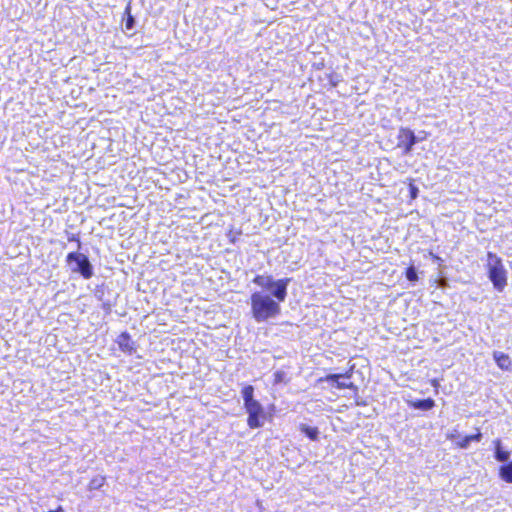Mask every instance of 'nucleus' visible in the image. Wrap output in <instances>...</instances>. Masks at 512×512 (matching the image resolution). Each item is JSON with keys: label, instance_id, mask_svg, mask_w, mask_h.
<instances>
[{"label": "nucleus", "instance_id": "f257e3e1", "mask_svg": "<svg viewBox=\"0 0 512 512\" xmlns=\"http://www.w3.org/2000/svg\"><path fill=\"white\" fill-rule=\"evenodd\" d=\"M253 283L259 287L271 288L273 296L276 300L272 299L269 295L261 292H254L250 296L251 314L257 322H264L270 318L277 317L281 312L280 302H283L287 296V286L290 283V278H281L273 281L271 276L256 275L253 278Z\"/></svg>", "mask_w": 512, "mask_h": 512}, {"label": "nucleus", "instance_id": "f03ea898", "mask_svg": "<svg viewBox=\"0 0 512 512\" xmlns=\"http://www.w3.org/2000/svg\"><path fill=\"white\" fill-rule=\"evenodd\" d=\"M241 394L247 413V425L249 428H260L266 420H272L273 413L265 412L261 403L254 398V387L252 385L244 386L241 390Z\"/></svg>", "mask_w": 512, "mask_h": 512}, {"label": "nucleus", "instance_id": "7ed1b4c3", "mask_svg": "<svg viewBox=\"0 0 512 512\" xmlns=\"http://www.w3.org/2000/svg\"><path fill=\"white\" fill-rule=\"evenodd\" d=\"M486 270L493 287L497 291L502 292L507 286L508 277L502 259L497 254L493 252L487 253Z\"/></svg>", "mask_w": 512, "mask_h": 512}, {"label": "nucleus", "instance_id": "20e7f679", "mask_svg": "<svg viewBox=\"0 0 512 512\" xmlns=\"http://www.w3.org/2000/svg\"><path fill=\"white\" fill-rule=\"evenodd\" d=\"M66 262L68 264L75 262L77 266L73 268L72 271L80 273L83 278L90 279L93 276L92 265L85 254L79 252H70L66 256Z\"/></svg>", "mask_w": 512, "mask_h": 512}, {"label": "nucleus", "instance_id": "39448f33", "mask_svg": "<svg viewBox=\"0 0 512 512\" xmlns=\"http://www.w3.org/2000/svg\"><path fill=\"white\" fill-rule=\"evenodd\" d=\"M397 140V147L402 150L404 155L410 154L413 146L418 142L414 132L406 127L399 129Z\"/></svg>", "mask_w": 512, "mask_h": 512}, {"label": "nucleus", "instance_id": "423d86ee", "mask_svg": "<svg viewBox=\"0 0 512 512\" xmlns=\"http://www.w3.org/2000/svg\"><path fill=\"white\" fill-rule=\"evenodd\" d=\"M351 375V371H347L345 373L328 374L319 378L318 381L332 382L337 389H356V386L352 382L340 381V379H350Z\"/></svg>", "mask_w": 512, "mask_h": 512}, {"label": "nucleus", "instance_id": "0eeeda50", "mask_svg": "<svg viewBox=\"0 0 512 512\" xmlns=\"http://www.w3.org/2000/svg\"><path fill=\"white\" fill-rule=\"evenodd\" d=\"M116 343L119 349L124 353L131 354L135 351L134 342L128 332L120 333L117 337Z\"/></svg>", "mask_w": 512, "mask_h": 512}, {"label": "nucleus", "instance_id": "6e6552de", "mask_svg": "<svg viewBox=\"0 0 512 512\" xmlns=\"http://www.w3.org/2000/svg\"><path fill=\"white\" fill-rule=\"evenodd\" d=\"M493 359L495 360L497 366L503 371H509L512 367V359L511 357L500 351L493 352Z\"/></svg>", "mask_w": 512, "mask_h": 512}, {"label": "nucleus", "instance_id": "1a4fd4ad", "mask_svg": "<svg viewBox=\"0 0 512 512\" xmlns=\"http://www.w3.org/2000/svg\"><path fill=\"white\" fill-rule=\"evenodd\" d=\"M482 438V433L479 428H476V432L471 435H466L455 442V447L459 449H466L470 442H479Z\"/></svg>", "mask_w": 512, "mask_h": 512}, {"label": "nucleus", "instance_id": "9d476101", "mask_svg": "<svg viewBox=\"0 0 512 512\" xmlns=\"http://www.w3.org/2000/svg\"><path fill=\"white\" fill-rule=\"evenodd\" d=\"M409 406L413 409H420V410H431L435 406V401L432 398L427 399H419L409 402Z\"/></svg>", "mask_w": 512, "mask_h": 512}, {"label": "nucleus", "instance_id": "9b49d317", "mask_svg": "<svg viewBox=\"0 0 512 512\" xmlns=\"http://www.w3.org/2000/svg\"><path fill=\"white\" fill-rule=\"evenodd\" d=\"M499 477L506 483H512V461L501 465L498 469Z\"/></svg>", "mask_w": 512, "mask_h": 512}, {"label": "nucleus", "instance_id": "f8f14e48", "mask_svg": "<svg viewBox=\"0 0 512 512\" xmlns=\"http://www.w3.org/2000/svg\"><path fill=\"white\" fill-rule=\"evenodd\" d=\"M493 443L495 447V459L500 462L507 461L510 457V453L502 449L501 440L496 439Z\"/></svg>", "mask_w": 512, "mask_h": 512}, {"label": "nucleus", "instance_id": "ddd939ff", "mask_svg": "<svg viewBox=\"0 0 512 512\" xmlns=\"http://www.w3.org/2000/svg\"><path fill=\"white\" fill-rule=\"evenodd\" d=\"M299 430L311 441H317L319 438V430L317 427H312L306 424H300Z\"/></svg>", "mask_w": 512, "mask_h": 512}, {"label": "nucleus", "instance_id": "4468645a", "mask_svg": "<svg viewBox=\"0 0 512 512\" xmlns=\"http://www.w3.org/2000/svg\"><path fill=\"white\" fill-rule=\"evenodd\" d=\"M106 483V477L102 475H97L92 477L87 485L89 491H95L102 488Z\"/></svg>", "mask_w": 512, "mask_h": 512}, {"label": "nucleus", "instance_id": "2eb2a0df", "mask_svg": "<svg viewBox=\"0 0 512 512\" xmlns=\"http://www.w3.org/2000/svg\"><path fill=\"white\" fill-rule=\"evenodd\" d=\"M124 14L126 15L125 28L131 30L135 24L134 17L131 14V3H128L125 7Z\"/></svg>", "mask_w": 512, "mask_h": 512}, {"label": "nucleus", "instance_id": "dca6fc26", "mask_svg": "<svg viewBox=\"0 0 512 512\" xmlns=\"http://www.w3.org/2000/svg\"><path fill=\"white\" fill-rule=\"evenodd\" d=\"M405 276L410 282L418 281L417 271L414 266H409L405 269Z\"/></svg>", "mask_w": 512, "mask_h": 512}, {"label": "nucleus", "instance_id": "f3484780", "mask_svg": "<svg viewBox=\"0 0 512 512\" xmlns=\"http://www.w3.org/2000/svg\"><path fill=\"white\" fill-rule=\"evenodd\" d=\"M287 382L286 374L283 371H276L273 374V384L278 385L280 383Z\"/></svg>", "mask_w": 512, "mask_h": 512}, {"label": "nucleus", "instance_id": "a211bd4d", "mask_svg": "<svg viewBox=\"0 0 512 512\" xmlns=\"http://www.w3.org/2000/svg\"><path fill=\"white\" fill-rule=\"evenodd\" d=\"M68 241L69 242H76L77 243V246L78 248L81 247V241H80V238L77 234H71L68 236Z\"/></svg>", "mask_w": 512, "mask_h": 512}, {"label": "nucleus", "instance_id": "6ab92c4d", "mask_svg": "<svg viewBox=\"0 0 512 512\" xmlns=\"http://www.w3.org/2000/svg\"><path fill=\"white\" fill-rule=\"evenodd\" d=\"M409 191H410L411 199H415L418 195V188L414 184L411 183L410 187H409Z\"/></svg>", "mask_w": 512, "mask_h": 512}, {"label": "nucleus", "instance_id": "aec40b11", "mask_svg": "<svg viewBox=\"0 0 512 512\" xmlns=\"http://www.w3.org/2000/svg\"><path fill=\"white\" fill-rule=\"evenodd\" d=\"M48 512H64L62 506H58L55 510H50Z\"/></svg>", "mask_w": 512, "mask_h": 512}, {"label": "nucleus", "instance_id": "412c9836", "mask_svg": "<svg viewBox=\"0 0 512 512\" xmlns=\"http://www.w3.org/2000/svg\"><path fill=\"white\" fill-rule=\"evenodd\" d=\"M455 438H456V434H454V433H450L447 435V439H449V440H454Z\"/></svg>", "mask_w": 512, "mask_h": 512}, {"label": "nucleus", "instance_id": "4be33fe9", "mask_svg": "<svg viewBox=\"0 0 512 512\" xmlns=\"http://www.w3.org/2000/svg\"><path fill=\"white\" fill-rule=\"evenodd\" d=\"M432 385L437 386L438 385V381L436 379L432 380Z\"/></svg>", "mask_w": 512, "mask_h": 512}, {"label": "nucleus", "instance_id": "5701e85b", "mask_svg": "<svg viewBox=\"0 0 512 512\" xmlns=\"http://www.w3.org/2000/svg\"><path fill=\"white\" fill-rule=\"evenodd\" d=\"M270 409L274 410L275 409V406L272 404L270 405Z\"/></svg>", "mask_w": 512, "mask_h": 512}]
</instances>
